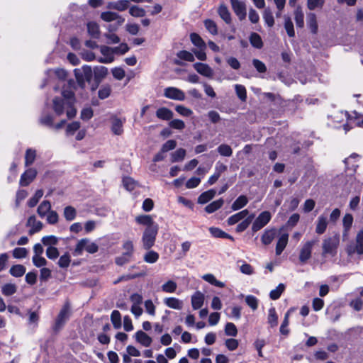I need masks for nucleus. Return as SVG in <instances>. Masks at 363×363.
I'll return each instance as SVG.
<instances>
[{
	"mask_svg": "<svg viewBox=\"0 0 363 363\" xmlns=\"http://www.w3.org/2000/svg\"><path fill=\"white\" fill-rule=\"evenodd\" d=\"M74 93L72 91L64 90L62 92V97L53 99L52 108L56 115L61 116L65 112L68 118H72L77 113L74 106Z\"/></svg>",
	"mask_w": 363,
	"mask_h": 363,
	"instance_id": "f257e3e1",
	"label": "nucleus"
},
{
	"mask_svg": "<svg viewBox=\"0 0 363 363\" xmlns=\"http://www.w3.org/2000/svg\"><path fill=\"white\" fill-rule=\"evenodd\" d=\"M254 218L255 214H250L249 211L245 209L230 216L227 220V223L229 225H233L243 220L236 227V231L241 233L249 227Z\"/></svg>",
	"mask_w": 363,
	"mask_h": 363,
	"instance_id": "f03ea898",
	"label": "nucleus"
},
{
	"mask_svg": "<svg viewBox=\"0 0 363 363\" xmlns=\"http://www.w3.org/2000/svg\"><path fill=\"white\" fill-rule=\"evenodd\" d=\"M336 118H345L347 123L344 125L345 133L350 130L354 125L363 128V115L357 113L356 111L349 114L347 111H340L337 113Z\"/></svg>",
	"mask_w": 363,
	"mask_h": 363,
	"instance_id": "7ed1b4c3",
	"label": "nucleus"
},
{
	"mask_svg": "<svg viewBox=\"0 0 363 363\" xmlns=\"http://www.w3.org/2000/svg\"><path fill=\"white\" fill-rule=\"evenodd\" d=\"M84 250H86L89 253L94 254L99 250V247L97 244L91 242L89 239L82 238L77 242L74 250V255H81Z\"/></svg>",
	"mask_w": 363,
	"mask_h": 363,
	"instance_id": "20e7f679",
	"label": "nucleus"
},
{
	"mask_svg": "<svg viewBox=\"0 0 363 363\" xmlns=\"http://www.w3.org/2000/svg\"><path fill=\"white\" fill-rule=\"evenodd\" d=\"M158 230V225H152L150 228H145L142 237V242L144 249L150 250L155 245Z\"/></svg>",
	"mask_w": 363,
	"mask_h": 363,
	"instance_id": "39448f33",
	"label": "nucleus"
},
{
	"mask_svg": "<svg viewBox=\"0 0 363 363\" xmlns=\"http://www.w3.org/2000/svg\"><path fill=\"white\" fill-rule=\"evenodd\" d=\"M72 313L71 306L68 302L65 303L61 308L59 314L57 315L54 325L53 330L59 331L65 325L66 322L69 320Z\"/></svg>",
	"mask_w": 363,
	"mask_h": 363,
	"instance_id": "423d86ee",
	"label": "nucleus"
},
{
	"mask_svg": "<svg viewBox=\"0 0 363 363\" xmlns=\"http://www.w3.org/2000/svg\"><path fill=\"white\" fill-rule=\"evenodd\" d=\"M77 82L82 89L85 86L86 82H89L92 79V69L90 66L84 65L81 68L74 70Z\"/></svg>",
	"mask_w": 363,
	"mask_h": 363,
	"instance_id": "0eeeda50",
	"label": "nucleus"
},
{
	"mask_svg": "<svg viewBox=\"0 0 363 363\" xmlns=\"http://www.w3.org/2000/svg\"><path fill=\"white\" fill-rule=\"evenodd\" d=\"M340 240L337 235L330 237L323 241V254L334 256L337 253V248L339 245Z\"/></svg>",
	"mask_w": 363,
	"mask_h": 363,
	"instance_id": "6e6552de",
	"label": "nucleus"
},
{
	"mask_svg": "<svg viewBox=\"0 0 363 363\" xmlns=\"http://www.w3.org/2000/svg\"><path fill=\"white\" fill-rule=\"evenodd\" d=\"M272 214L269 211H265L259 214L254 220L252 225V230L257 232L264 228L271 220Z\"/></svg>",
	"mask_w": 363,
	"mask_h": 363,
	"instance_id": "1a4fd4ad",
	"label": "nucleus"
},
{
	"mask_svg": "<svg viewBox=\"0 0 363 363\" xmlns=\"http://www.w3.org/2000/svg\"><path fill=\"white\" fill-rule=\"evenodd\" d=\"M347 252L350 255L354 253L363 255V230L359 231L357 234L355 242L347 247Z\"/></svg>",
	"mask_w": 363,
	"mask_h": 363,
	"instance_id": "9d476101",
	"label": "nucleus"
},
{
	"mask_svg": "<svg viewBox=\"0 0 363 363\" xmlns=\"http://www.w3.org/2000/svg\"><path fill=\"white\" fill-rule=\"evenodd\" d=\"M316 242V240H309L302 245L299 253V260L301 263L306 262L311 258L313 247Z\"/></svg>",
	"mask_w": 363,
	"mask_h": 363,
	"instance_id": "9b49d317",
	"label": "nucleus"
},
{
	"mask_svg": "<svg viewBox=\"0 0 363 363\" xmlns=\"http://www.w3.org/2000/svg\"><path fill=\"white\" fill-rule=\"evenodd\" d=\"M164 95L165 97L177 101H184L185 99V94L181 89L170 86L164 89Z\"/></svg>",
	"mask_w": 363,
	"mask_h": 363,
	"instance_id": "f8f14e48",
	"label": "nucleus"
},
{
	"mask_svg": "<svg viewBox=\"0 0 363 363\" xmlns=\"http://www.w3.org/2000/svg\"><path fill=\"white\" fill-rule=\"evenodd\" d=\"M100 52L103 55V57L97 59L99 62L108 64L114 60V51L113 48L102 45L100 47Z\"/></svg>",
	"mask_w": 363,
	"mask_h": 363,
	"instance_id": "ddd939ff",
	"label": "nucleus"
},
{
	"mask_svg": "<svg viewBox=\"0 0 363 363\" xmlns=\"http://www.w3.org/2000/svg\"><path fill=\"white\" fill-rule=\"evenodd\" d=\"M111 131L114 135H121L123 133V124L125 122V118H121L116 116L111 117Z\"/></svg>",
	"mask_w": 363,
	"mask_h": 363,
	"instance_id": "4468645a",
	"label": "nucleus"
},
{
	"mask_svg": "<svg viewBox=\"0 0 363 363\" xmlns=\"http://www.w3.org/2000/svg\"><path fill=\"white\" fill-rule=\"evenodd\" d=\"M233 10L238 16L240 20H243L246 17V6L243 1L239 0H230Z\"/></svg>",
	"mask_w": 363,
	"mask_h": 363,
	"instance_id": "2eb2a0df",
	"label": "nucleus"
},
{
	"mask_svg": "<svg viewBox=\"0 0 363 363\" xmlns=\"http://www.w3.org/2000/svg\"><path fill=\"white\" fill-rule=\"evenodd\" d=\"M101 18L106 22L116 21L118 26H121L125 22L123 17L113 11L102 12L101 13Z\"/></svg>",
	"mask_w": 363,
	"mask_h": 363,
	"instance_id": "dca6fc26",
	"label": "nucleus"
},
{
	"mask_svg": "<svg viewBox=\"0 0 363 363\" xmlns=\"http://www.w3.org/2000/svg\"><path fill=\"white\" fill-rule=\"evenodd\" d=\"M37 175V171L33 168L28 169L21 177L19 184L21 186L29 185Z\"/></svg>",
	"mask_w": 363,
	"mask_h": 363,
	"instance_id": "f3484780",
	"label": "nucleus"
},
{
	"mask_svg": "<svg viewBox=\"0 0 363 363\" xmlns=\"http://www.w3.org/2000/svg\"><path fill=\"white\" fill-rule=\"evenodd\" d=\"M193 66L198 73L204 77L211 78L213 76V70L207 64L196 62Z\"/></svg>",
	"mask_w": 363,
	"mask_h": 363,
	"instance_id": "a211bd4d",
	"label": "nucleus"
},
{
	"mask_svg": "<svg viewBox=\"0 0 363 363\" xmlns=\"http://www.w3.org/2000/svg\"><path fill=\"white\" fill-rule=\"evenodd\" d=\"M128 0H118L116 1H111L107 4V9L111 10H116L118 11H123L129 7Z\"/></svg>",
	"mask_w": 363,
	"mask_h": 363,
	"instance_id": "6ab92c4d",
	"label": "nucleus"
},
{
	"mask_svg": "<svg viewBox=\"0 0 363 363\" xmlns=\"http://www.w3.org/2000/svg\"><path fill=\"white\" fill-rule=\"evenodd\" d=\"M27 225L31 228L29 230L30 235H33L40 231L43 228V223L40 221L37 220L35 216H32L28 218Z\"/></svg>",
	"mask_w": 363,
	"mask_h": 363,
	"instance_id": "aec40b11",
	"label": "nucleus"
},
{
	"mask_svg": "<svg viewBox=\"0 0 363 363\" xmlns=\"http://www.w3.org/2000/svg\"><path fill=\"white\" fill-rule=\"evenodd\" d=\"M135 336L136 341L144 347H149L152 343V338L142 330L138 331Z\"/></svg>",
	"mask_w": 363,
	"mask_h": 363,
	"instance_id": "412c9836",
	"label": "nucleus"
},
{
	"mask_svg": "<svg viewBox=\"0 0 363 363\" xmlns=\"http://www.w3.org/2000/svg\"><path fill=\"white\" fill-rule=\"evenodd\" d=\"M289 240V235L287 233L281 234L279 238L276 245V255H280L284 248L286 247Z\"/></svg>",
	"mask_w": 363,
	"mask_h": 363,
	"instance_id": "4be33fe9",
	"label": "nucleus"
},
{
	"mask_svg": "<svg viewBox=\"0 0 363 363\" xmlns=\"http://www.w3.org/2000/svg\"><path fill=\"white\" fill-rule=\"evenodd\" d=\"M276 235L277 230L275 228L266 230L262 235V242L265 245H269L276 237Z\"/></svg>",
	"mask_w": 363,
	"mask_h": 363,
	"instance_id": "5701e85b",
	"label": "nucleus"
},
{
	"mask_svg": "<svg viewBox=\"0 0 363 363\" xmlns=\"http://www.w3.org/2000/svg\"><path fill=\"white\" fill-rule=\"evenodd\" d=\"M328 226L327 217L321 215L320 216L316 221L315 232L316 233L321 235L326 230Z\"/></svg>",
	"mask_w": 363,
	"mask_h": 363,
	"instance_id": "b1692460",
	"label": "nucleus"
},
{
	"mask_svg": "<svg viewBox=\"0 0 363 363\" xmlns=\"http://www.w3.org/2000/svg\"><path fill=\"white\" fill-rule=\"evenodd\" d=\"M353 223V216L350 213L345 215L342 219L343 237H347Z\"/></svg>",
	"mask_w": 363,
	"mask_h": 363,
	"instance_id": "393cba45",
	"label": "nucleus"
},
{
	"mask_svg": "<svg viewBox=\"0 0 363 363\" xmlns=\"http://www.w3.org/2000/svg\"><path fill=\"white\" fill-rule=\"evenodd\" d=\"M135 220L139 224L146 225L147 228H150L152 225H158V224L154 222L152 216L150 215H142L137 216L135 218Z\"/></svg>",
	"mask_w": 363,
	"mask_h": 363,
	"instance_id": "a878e982",
	"label": "nucleus"
},
{
	"mask_svg": "<svg viewBox=\"0 0 363 363\" xmlns=\"http://www.w3.org/2000/svg\"><path fill=\"white\" fill-rule=\"evenodd\" d=\"M173 115V112L170 109L165 107L160 108L156 111V116L162 120H170L172 118Z\"/></svg>",
	"mask_w": 363,
	"mask_h": 363,
	"instance_id": "bb28decb",
	"label": "nucleus"
},
{
	"mask_svg": "<svg viewBox=\"0 0 363 363\" xmlns=\"http://www.w3.org/2000/svg\"><path fill=\"white\" fill-rule=\"evenodd\" d=\"M359 155L353 153L349 157L346 158L344 160V162L348 169H351L355 172L358 167V164H356V162L359 160Z\"/></svg>",
	"mask_w": 363,
	"mask_h": 363,
	"instance_id": "cd10ccee",
	"label": "nucleus"
},
{
	"mask_svg": "<svg viewBox=\"0 0 363 363\" xmlns=\"http://www.w3.org/2000/svg\"><path fill=\"white\" fill-rule=\"evenodd\" d=\"M218 13L220 17L228 24L231 23V14L228 7L224 4H220Z\"/></svg>",
	"mask_w": 363,
	"mask_h": 363,
	"instance_id": "c85d7f7f",
	"label": "nucleus"
},
{
	"mask_svg": "<svg viewBox=\"0 0 363 363\" xmlns=\"http://www.w3.org/2000/svg\"><path fill=\"white\" fill-rule=\"evenodd\" d=\"M51 211V203L49 201H43L38 207L37 212L40 218H44Z\"/></svg>",
	"mask_w": 363,
	"mask_h": 363,
	"instance_id": "c756f323",
	"label": "nucleus"
},
{
	"mask_svg": "<svg viewBox=\"0 0 363 363\" xmlns=\"http://www.w3.org/2000/svg\"><path fill=\"white\" fill-rule=\"evenodd\" d=\"M248 203V199L246 196L241 195L233 203L231 208L233 211H238L245 206Z\"/></svg>",
	"mask_w": 363,
	"mask_h": 363,
	"instance_id": "7c9ffc66",
	"label": "nucleus"
},
{
	"mask_svg": "<svg viewBox=\"0 0 363 363\" xmlns=\"http://www.w3.org/2000/svg\"><path fill=\"white\" fill-rule=\"evenodd\" d=\"M216 195V191L214 189H210L202 193L198 198V202L201 204L206 203L211 200Z\"/></svg>",
	"mask_w": 363,
	"mask_h": 363,
	"instance_id": "2f4dec72",
	"label": "nucleus"
},
{
	"mask_svg": "<svg viewBox=\"0 0 363 363\" xmlns=\"http://www.w3.org/2000/svg\"><path fill=\"white\" fill-rule=\"evenodd\" d=\"M307 24L313 33H316L318 31V23L316 21V16L313 13H309L307 15Z\"/></svg>",
	"mask_w": 363,
	"mask_h": 363,
	"instance_id": "473e14b6",
	"label": "nucleus"
},
{
	"mask_svg": "<svg viewBox=\"0 0 363 363\" xmlns=\"http://www.w3.org/2000/svg\"><path fill=\"white\" fill-rule=\"evenodd\" d=\"M144 255L143 259L145 262L149 264H154L159 259V254L154 250H149Z\"/></svg>",
	"mask_w": 363,
	"mask_h": 363,
	"instance_id": "72a5a7b5",
	"label": "nucleus"
},
{
	"mask_svg": "<svg viewBox=\"0 0 363 363\" xmlns=\"http://www.w3.org/2000/svg\"><path fill=\"white\" fill-rule=\"evenodd\" d=\"M223 203L224 201L222 199L214 201L206 206L205 211L208 213H212L221 208L223 205Z\"/></svg>",
	"mask_w": 363,
	"mask_h": 363,
	"instance_id": "f704fd0d",
	"label": "nucleus"
},
{
	"mask_svg": "<svg viewBox=\"0 0 363 363\" xmlns=\"http://www.w3.org/2000/svg\"><path fill=\"white\" fill-rule=\"evenodd\" d=\"M191 43L199 49H206V45L203 40L197 33H193L190 35Z\"/></svg>",
	"mask_w": 363,
	"mask_h": 363,
	"instance_id": "c9c22d12",
	"label": "nucleus"
},
{
	"mask_svg": "<svg viewBox=\"0 0 363 363\" xmlns=\"http://www.w3.org/2000/svg\"><path fill=\"white\" fill-rule=\"evenodd\" d=\"M87 30L92 38H98L99 37V26L96 22H89L87 23Z\"/></svg>",
	"mask_w": 363,
	"mask_h": 363,
	"instance_id": "e433bc0d",
	"label": "nucleus"
},
{
	"mask_svg": "<svg viewBox=\"0 0 363 363\" xmlns=\"http://www.w3.org/2000/svg\"><path fill=\"white\" fill-rule=\"evenodd\" d=\"M63 216H64L65 218L66 219V220L72 221V220H74L76 218L77 211L74 207H72L71 206H66L64 208Z\"/></svg>",
	"mask_w": 363,
	"mask_h": 363,
	"instance_id": "4c0bfd02",
	"label": "nucleus"
},
{
	"mask_svg": "<svg viewBox=\"0 0 363 363\" xmlns=\"http://www.w3.org/2000/svg\"><path fill=\"white\" fill-rule=\"evenodd\" d=\"M250 42L253 47L257 49H260L263 46L262 40L260 35L257 33H251L250 36Z\"/></svg>",
	"mask_w": 363,
	"mask_h": 363,
	"instance_id": "58836bf2",
	"label": "nucleus"
},
{
	"mask_svg": "<svg viewBox=\"0 0 363 363\" xmlns=\"http://www.w3.org/2000/svg\"><path fill=\"white\" fill-rule=\"evenodd\" d=\"M26 267L22 264H16L11 267L10 274L16 277H22L26 272Z\"/></svg>",
	"mask_w": 363,
	"mask_h": 363,
	"instance_id": "ea45409f",
	"label": "nucleus"
},
{
	"mask_svg": "<svg viewBox=\"0 0 363 363\" xmlns=\"http://www.w3.org/2000/svg\"><path fill=\"white\" fill-rule=\"evenodd\" d=\"M36 157V151L34 149L28 148L26 152L25 155V165L30 166L31 165Z\"/></svg>",
	"mask_w": 363,
	"mask_h": 363,
	"instance_id": "a19ab883",
	"label": "nucleus"
},
{
	"mask_svg": "<svg viewBox=\"0 0 363 363\" xmlns=\"http://www.w3.org/2000/svg\"><path fill=\"white\" fill-rule=\"evenodd\" d=\"M123 185L129 191H133L136 186H138V182L133 178L125 177L123 178Z\"/></svg>",
	"mask_w": 363,
	"mask_h": 363,
	"instance_id": "79ce46f5",
	"label": "nucleus"
},
{
	"mask_svg": "<svg viewBox=\"0 0 363 363\" xmlns=\"http://www.w3.org/2000/svg\"><path fill=\"white\" fill-rule=\"evenodd\" d=\"M165 303L170 308L174 309H181L182 308V302L174 297H169L165 299Z\"/></svg>",
	"mask_w": 363,
	"mask_h": 363,
	"instance_id": "37998d69",
	"label": "nucleus"
},
{
	"mask_svg": "<svg viewBox=\"0 0 363 363\" xmlns=\"http://www.w3.org/2000/svg\"><path fill=\"white\" fill-rule=\"evenodd\" d=\"M111 320L113 327L116 329H119L121 327V316L119 311L114 310L111 315Z\"/></svg>",
	"mask_w": 363,
	"mask_h": 363,
	"instance_id": "c03bdc74",
	"label": "nucleus"
},
{
	"mask_svg": "<svg viewBox=\"0 0 363 363\" xmlns=\"http://www.w3.org/2000/svg\"><path fill=\"white\" fill-rule=\"evenodd\" d=\"M129 13L133 17H143L145 16L146 11L144 9L133 5L129 9Z\"/></svg>",
	"mask_w": 363,
	"mask_h": 363,
	"instance_id": "a18cd8bd",
	"label": "nucleus"
},
{
	"mask_svg": "<svg viewBox=\"0 0 363 363\" xmlns=\"http://www.w3.org/2000/svg\"><path fill=\"white\" fill-rule=\"evenodd\" d=\"M263 18L269 27H272L274 26V19L272 15V12L269 8L264 9L263 12Z\"/></svg>",
	"mask_w": 363,
	"mask_h": 363,
	"instance_id": "49530a36",
	"label": "nucleus"
},
{
	"mask_svg": "<svg viewBox=\"0 0 363 363\" xmlns=\"http://www.w3.org/2000/svg\"><path fill=\"white\" fill-rule=\"evenodd\" d=\"M43 196V191L42 189L37 190L35 191L34 196L28 200V206L31 207V208L35 206Z\"/></svg>",
	"mask_w": 363,
	"mask_h": 363,
	"instance_id": "de8ad7c7",
	"label": "nucleus"
},
{
	"mask_svg": "<svg viewBox=\"0 0 363 363\" xmlns=\"http://www.w3.org/2000/svg\"><path fill=\"white\" fill-rule=\"evenodd\" d=\"M185 155L186 150L183 148H179L172 154V162H177L182 161L184 159Z\"/></svg>",
	"mask_w": 363,
	"mask_h": 363,
	"instance_id": "09e8293b",
	"label": "nucleus"
},
{
	"mask_svg": "<svg viewBox=\"0 0 363 363\" xmlns=\"http://www.w3.org/2000/svg\"><path fill=\"white\" fill-rule=\"evenodd\" d=\"M295 21L298 27L302 28L304 25V15L301 8H297L294 12Z\"/></svg>",
	"mask_w": 363,
	"mask_h": 363,
	"instance_id": "8fccbe9b",
	"label": "nucleus"
},
{
	"mask_svg": "<svg viewBox=\"0 0 363 363\" xmlns=\"http://www.w3.org/2000/svg\"><path fill=\"white\" fill-rule=\"evenodd\" d=\"M218 153L224 157H230L233 154L232 148L226 144H222L217 148Z\"/></svg>",
	"mask_w": 363,
	"mask_h": 363,
	"instance_id": "3c124183",
	"label": "nucleus"
},
{
	"mask_svg": "<svg viewBox=\"0 0 363 363\" xmlns=\"http://www.w3.org/2000/svg\"><path fill=\"white\" fill-rule=\"evenodd\" d=\"M204 26L206 30L212 35H216L218 33V28L216 23L211 20L207 19L204 21Z\"/></svg>",
	"mask_w": 363,
	"mask_h": 363,
	"instance_id": "603ef678",
	"label": "nucleus"
},
{
	"mask_svg": "<svg viewBox=\"0 0 363 363\" xmlns=\"http://www.w3.org/2000/svg\"><path fill=\"white\" fill-rule=\"evenodd\" d=\"M162 289L163 292L172 294L175 291L177 284L174 281L169 280L162 286Z\"/></svg>",
	"mask_w": 363,
	"mask_h": 363,
	"instance_id": "864d4df0",
	"label": "nucleus"
},
{
	"mask_svg": "<svg viewBox=\"0 0 363 363\" xmlns=\"http://www.w3.org/2000/svg\"><path fill=\"white\" fill-rule=\"evenodd\" d=\"M123 249L124 250L123 253H125V256H130L132 257L134 252V245L133 242L130 240H126L123 244Z\"/></svg>",
	"mask_w": 363,
	"mask_h": 363,
	"instance_id": "5fc2aeb1",
	"label": "nucleus"
},
{
	"mask_svg": "<svg viewBox=\"0 0 363 363\" xmlns=\"http://www.w3.org/2000/svg\"><path fill=\"white\" fill-rule=\"evenodd\" d=\"M54 118L50 114H43L40 118V123L42 125L52 128L53 126Z\"/></svg>",
	"mask_w": 363,
	"mask_h": 363,
	"instance_id": "6e6d98bb",
	"label": "nucleus"
},
{
	"mask_svg": "<svg viewBox=\"0 0 363 363\" xmlns=\"http://www.w3.org/2000/svg\"><path fill=\"white\" fill-rule=\"evenodd\" d=\"M237 96L242 101H245L247 99L246 89L244 86L240 84H236L235 86Z\"/></svg>",
	"mask_w": 363,
	"mask_h": 363,
	"instance_id": "4d7b16f0",
	"label": "nucleus"
},
{
	"mask_svg": "<svg viewBox=\"0 0 363 363\" xmlns=\"http://www.w3.org/2000/svg\"><path fill=\"white\" fill-rule=\"evenodd\" d=\"M324 0H307V7L310 10L321 9L324 4Z\"/></svg>",
	"mask_w": 363,
	"mask_h": 363,
	"instance_id": "13d9d810",
	"label": "nucleus"
},
{
	"mask_svg": "<svg viewBox=\"0 0 363 363\" xmlns=\"http://www.w3.org/2000/svg\"><path fill=\"white\" fill-rule=\"evenodd\" d=\"M177 57L181 60L188 62H194L195 59L194 55L186 50H182L179 52L177 53Z\"/></svg>",
	"mask_w": 363,
	"mask_h": 363,
	"instance_id": "bf43d9fd",
	"label": "nucleus"
},
{
	"mask_svg": "<svg viewBox=\"0 0 363 363\" xmlns=\"http://www.w3.org/2000/svg\"><path fill=\"white\" fill-rule=\"evenodd\" d=\"M42 242L46 246L52 247L57 244L58 238L54 235L45 236L42 238Z\"/></svg>",
	"mask_w": 363,
	"mask_h": 363,
	"instance_id": "052dcab7",
	"label": "nucleus"
},
{
	"mask_svg": "<svg viewBox=\"0 0 363 363\" xmlns=\"http://www.w3.org/2000/svg\"><path fill=\"white\" fill-rule=\"evenodd\" d=\"M70 262V255L67 252L60 257L58 265L61 268H67L69 265Z\"/></svg>",
	"mask_w": 363,
	"mask_h": 363,
	"instance_id": "680f3d73",
	"label": "nucleus"
},
{
	"mask_svg": "<svg viewBox=\"0 0 363 363\" xmlns=\"http://www.w3.org/2000/svg\"><path fill=\"white\" fill-rule=\"evenodd\" d=\"M46 220L50 225H55L57 223L59 220V216L55 211H50L46 216Z\"/></svg>",
	"mask_w": 363,
	"mask_h": 363,
	"instance_id": "e2e57ef3",
	"label": "nucleus"
},
{
	"mask_svg": "<svg viewBox=\"0 0 363 363\" xmlns=\"http://www.w3.org/2000/svg\"><path fill=\"white\" fill-rule=\"evenodd\" d=\"M80 128V123L78 121H74L67 126L66 134L67 135H73Z\"/></svg>",
	"mask_w": 363,
	"mask_h": 363,
	"instance_id": "0e129e2a",
	"label": "nucleus"
},
{
	"mask_svg": "<svg viewBox=\"0 0 363 363\" xmlns=\"http://www.w3.org/2000/svg\"><path fill=\"white\" fill-rule=\"evenodd\" d=\"M175 110L178 113H179L182 116L188 117L191 116L193 114V111L190 108H186L182 105H177L175 107Z\"/></svg>",
	"mask_w": 363,
	"mask_h": 363,
	"instance_id": "69168bd1",
	"label": "nucleus"
},
{
	"mask_svg": "<svg viewBox=\"0 0 363 363\" xmlns=\"http://www.w3.org/2000/svg\"><path fill=\"white\" fill-rule=\"evenodd\" d=\"M225 333L227 335L235 337L238 334V330L235 324L232 323H228L225 325Z\"/></svg>",
	"mask_w": 363,
	"mask_h": 363,
	"instance_id": "338daca9",
	"label": "nucleus"
},
{
	"mask_svg": "<svg viewBox=\"0 0 363 363\" xmlns=\"http://www.w3.org/2000/svg\"><path fill=\"white\" fill-rule=\"evenodd\" d=\"M28 255V250L24 247H16L13 250V256L17 259L24 258Z\"/></svg>",
	"mask_w": 363,
	"mask_h": 363,
	"instance_id": "774afa93",
	"label": "nucleus"
}]
</instances>
